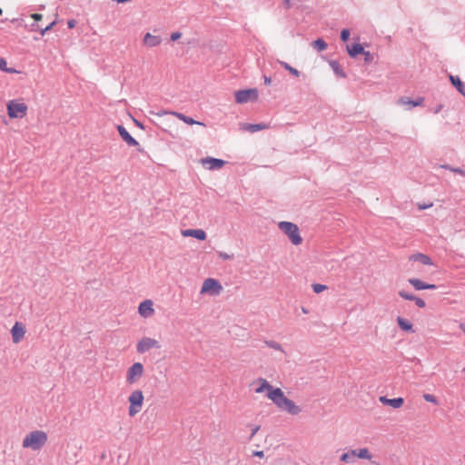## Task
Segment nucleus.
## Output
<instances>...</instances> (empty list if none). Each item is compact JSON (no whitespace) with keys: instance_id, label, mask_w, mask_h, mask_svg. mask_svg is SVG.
<instances>
[{"instance_id":"1","label":"nucleus","mask_w":465,"mask_h":465,"mask_svg":"<svg viewBox=\"0 0 465 465\" xmlns=\"http://www.w3.org/2000/svg\"><path fill=\"white\" fill-rule=\"evenodd\" d=\"M269 400L282 411H285L290 415L296 416L301 413L302 409L292 400L287 398L281 388H276L271 395Z\"/></svg>"},{"instance_id":"2","label":"nucleus","mask_w":465,"mask_h":465,"mask_svg":"<svg viewBox=\"0 0 465 465\" xmlns=\"http://www.w3.org/2000/svg\"><path fill=\"white\" fill-rule=\"evenodd\" d=\"M128 401V415L134 417L140 413L144 404V394L142 390H133L127 398Z\"/></svg>"},{"instance_id":"3","label":"nucleus","mask_w":465,"mask_h":465,"mask_svg":"<svg viewBox=\"0 0 465 465\" xmlns=\"http://www.w3.org/2000/svg\"><path fill=\"white\" fill-rule=\"evenodd\" d=\"M47 434L43 430H35L28 433L23 440V448H30L32 450L41 449L47 441Z\"/></svg>"},{"instance_id":"4","label":"nucleus","mask_w":465,"mask_h":465,"mask_svg":"<svg viewBox=\"0 0 465 465\" xmlns=\"http://www.w3.org/2000/svg\"><path fill=\"white\" fill-rule=\"evenodd\" d=\"M6 110L10 119H22L27 115L28 105L23 99H13L7 102Z\"/></svg>"},{"instance_id":"5","label":"nucleus","mask_w":465,"mask_h":465,"mask_svg":"<svg viewBox=\"0 0 465 465\" xmlns=\"http://www.w3.org/2000/svg\"><path fill=\"white\" fill-rule=\"evenodd\" d=\"M278 226L289 237L292 244L300 245L302 242V238L296 224L290 222H280Z\"/></svg>"},{"instance_id":"6","label":"nucleus","mask_w":465,"mask_h":465,"mask_svg":"<svg viewBox=\"0 0 465 465\" xmlns=\"http://www.w3.org/2000/svg\"><path fill=\"white\" fill-rule=\"evenodd\" d=\"M144 374V367L141 362H134L126 371L125 381L128 385H134Z\"/></svg>"},{"instance_id":"7","label":"nucleus","mask_w":465,"mask_h":465,"mask_svg":"<svg viewBox=\"0 0 465 465\" xmlns=\"http://www.w3.org/2000/svg\"><path fill=\"white\" fill-rule=\"evenodd\" d=\"M234 96L237 104L255 102L258 100L259 92L256 88L239 90L235 92Z\"/></svg>"},{"instance_id":"8","label":"nucleus","mask_w":465,"mask_h":465,"mask_svg":"<svg viewBox=\"0 0 465 465\" xmlns=\"http://www.w3.org/2000/svg\"><path fill=\"white\" fill-rule=\"evenodd\" d=\"M223 290L220 282L213 278L204 280L201 288V293H209L211 295H218Z\"/></svg>"},{"instance_id":"9","label":"nucleus","mask_w":465,"mask_h":465,"mask_svg":"<svg viewBox=\"0 0 465 465\" xmlns=\"http://www.w3.org/2000/svg\"><path fill=\"white\" fill-rule=\"evenodd\" d=\"M159 341L150 337H143L136 344V350L139 353H145L152 349H159Z\"/></svg>"},{"instance_id":"10","label":"nucleus","mask_w":465,"mask_h":465,"mask_svg":"<svg viewBox=\"0 0 465 465\" xmlns=\"http://www.w3.org/2000/svg\"><path fill=\"white\" fill-rule=\"evenodd\" d=\"M138 313L142 318L148 319L154 315V302L151 299H146L140 302L138 306Z\"/></svg>"},{"instance_id":"11","label":"nucleus","mask_w":465,"mask_h":465,"mask_svg":"<svg viewBox=\"0 0 465 465\" xmlns=\"http://www.w3.org/2000/svg\"><path fill=\"white\" fill-rule=\"evenodd\" d=\"M253 385L255 386L254 391L256 393H262L264 391L267 392L266 396L269 399V395L276 391V388L272 387L265 379L259 378L253 381Z\"/></svg>"},{"instance_id":"12","label":"nucleus","mask_w":465,"mask_h":465,"mask_svg":"<svg viewBox=\"0 0 465 465\" xmlns=\"http://www.w3.org/2000/svg\"><path fill=\"white\" fill-rule=\"evenodd\" d=\"M12 339L15 343L20 342L25 334V328L20 322H15L11 329Z\"/></svg>"},{"instance_id":"13","label":"nucleus","mask_w":465,"mask_h":465,"mask_svg":"<svg viewBox=\"0 0 465 465\" xmlns=\"http://www.w3.org/2000/svg\"><path fill=\"white\" fill-rule=\"evenodd\" d=\"M183 237H193L200 241L206 239V232L202 229H186L181 232Z\"/></svg>"},{"instance_id":"14","label":"nucleus","mask_w":465,"mask_h":465,"mask_svg":"<svg viewBox=\"0 0 465 465\" xmlns=\"http://www.w3.org/2000/svg\"><path fill=\"white\" fill-rule=\"evenodd\" d=\"M408 282L417 291L427 290V289H430V290L436 289L435 284L425 283L417 278H411V279H409Z\"/></svg>"},{"instance_id":"15","label":"nucleus","mask_w":465,"mask_h":465,"mask_svg":"<svg viewBox=\"0 0 465 465\" xmlns=\"http://www.w3.org/2000/svg\"><path fill=\"white\" fill-rule=\"evenodd\" d=\"M162 42V39L158 35H153L150 33H146L143 39V44L147 47H155L159 45Z\"/></svg>"},{"instance_id":"16","label":"nucleus","mask_w":465,"mask_h":465,"mask_svg":"<svg viewBox=\"0 0 465 465\" xmlns=\"http://www.w3.org/2000/svg\"><path fill=\"white\" fill-rule=\"evenodd\" d=\"M117 130L119 132L122 139L129 145L134 146L138 144L137 141L128 133V131L122 125L117 126Z\"/></svg>"},{"instance_id":"17","label":"nucleus","mask_w":465,"mask_h":465,"mask_svg":"<svg viewBox=\"0 0 465 465\" xmlns=\"http://www.w3.org/2000/svg\"><path fill=\"white\" fill-rule=\"evenodd\" d=\"M410 262H419L424 265H433L431 259L424 253L416 252L409 257Z\"/></svg>"},{"instance_id":"18","label":"nucleus","mask_w":465,"mask_h":465,"mask_svg":"<svg viewBox=\"0 0 465 465\" xmlns=\"http://www.w3.org/2000/svg\"><path fill=\"white\" fill-rule=\"evenodd\" d=\"M203 163L208 164V168L210 170H214L222 168L224 165L225 162L220 159L208 157L203 160Z\"/></svg>"},{"instance_id":"19","label":"nucleus","mask_w":465,"mask_h":465,"mask_svg":"<svg viewBox=\"0 0 465 465\" xmlns=\"http://www.w3.org/2000/svg\"><path fill=\"white\" fill-rule=\"evenodd\" d=\"M173 115H174L175 117H177L179 120L184 122L185 124H190V125H193V124H198V125H203L204 126V124L203 123H201V122H198V121H195L193 120V118L189 117V116H186L181 113H177V112H172L171 113Z\"/></svg>"},{"instance_id":"20","label":"nucleus","mask_w":465,"mask_h":465,"mask_svg":"<svg viewBox=\"0 0 465 465\" xmlns=\"http://www.w3.org/2000/svg\"><path fill=\"white\" fill-rule=\"evenodd\" d=\"M422 102H423V98H419L416 101H412L408 97H401L399 99L398 104H401V105H406L409 107H415V106L421 105Z\"/></svg>"},{"instance_id":"21","label":"nucleus","mask_w":465,"mask_h":465,"mask_svg":"<svg viewBox=\"0 0 465 465\" xmlns=\"http://www.w3.org/2000/svg\"><path fill=\"white\" fill-rule=\"evenodd\" d=\"M348 53L351 57H356L360 54H364L365 50L361 44H354L351 46H347Z\"/></svg>"},{"instance_id":"22","label":"nucleus","mask_w":465,"mask_h":465,"mask_svg":"<svg viewBox=\"0 0 465 465\" xmlns=\"http://www.w3.org/2000/svg\"><path fill=\"white\" fill-rule=\"evenodd\" d=\"M397 323L399 325V327L402 330V331H412V328H413V325L412 323L402 318V317H398L397 318Z\"/></svg>"},{"instance_id":"23","label":"nucleus","mask_w":465,"mask_h":465,"mask_svg":"<svg viewBox=\"0 0 465 465\" xmlns=\"http://www.w3.org/2000/svg\"><path fill=\"white\" fill-rule=\"evenodd\" d=\"M450 80L451 84L458 89V91L464 95L465 94L464 85H463L462 82L460 81V79L457 76H453L450 74Z\"/></svg>"},{"instance_id":"24","label":"nucleus","mask_w":465,"mask_h":465,"mask_svg":"<svg viewBox=\"0 0 465 465\" xmlns=\"http://www.w3.org/2000/svg\"><path fill=\"white\" fill-rule=\"evenodd\" d=\"M279 64L284 68L286 69L287 71H289L293 76H296L298 77L300 75V72L293 68L292 66H291L289 64H287L286 62H283V61H279Z\"/></svg>"},{"instance_id":"25","label":"nucleus","mask_w":465,"mask_h":465,"mask_svg":"<svg viewBox=\"0 0 465 465\" xmlns=\"http://www.w3.org/2000/svg\"><path fill=\"white\" fill-rule=\"evenodd\" d=\"M360 459H366L371 460V455L367 448L360 449L358 451H356V455Z\"/></svg>"},{"instance_id":"26","label":"nucleus","mask_w":465,"mask_h":465,"mask_svg":"<svg viewBox=\"0 0 465 465\" xmlns=\"http://www.w3.org/2000/svg\"><path fill=\"white\" fill-rule=\"evenodd\" d=\"M404 400L401 397L391 399L389 402V406L399 409L403 405Z\"/></svg>"},{"instance_id":"27","label":"nucleus","mask_w":465,"mask_h":465,"mask_svg":"<svg viewBox=\"0 0 465 465\" xmlns=\"http://www.w3.org/2000/svg\"><path fill=\"white\" fill-rule=\"evenodd\" d=\"M312 46L318 51H323L327 48V44L322 39L319 38L312 42Z\"/></svg>"},{"instance_id":"28","label":"nucleus","mask_w":465,"mask_h":465,"mask_svg":"<svg viewBox=\"0 0 465 465\" xmlns=\"http://www.w3.org/2000/svg\"><path fill=\"white\" fill-rule=\"evenodd\" d=\"M265 128H267V126L265 124H246L244 126L245 130L252 132V133H254V132H257V131H260V130H262Z\"/></svg>"},{"instance_id":"29","label":"nucleus","mask_w":465,"mask_h":465,"mask_svg":"<svg viewBox=\"0 0 465 465\" xmlns=\"http://www.w3.org/2000/svg\"><path fill=\"white\" fill-rule=\"evenodd\" d=\"M0 70L9 74L16 73V70H15L14 68H9L7 66V62L4 58H0Z\"/></svg>"},{"instance_id":"30","label":"nucleus","mask_w":465,"mask_h":465,"mask_svg":"<svg viewBox=\"0 0 465 465\" xmlns=\"http://www.w3.org/2000/svg\"><path fill=\"white\" fill-rule=\"evenodd\" d=\"M423 399H424L425 401L430 402V403H432L434 405H438L439 404V401H438L437 398L433 394L425 393V394H423Z\"/></svg>"},{"instance_id":"31","label":"nucleus","mask_w":465,"mask_h":465,"mask_svg":"<svg viewBox=\"0 0 465 465\" xmlns=\"http://www.w3.org/2000/svg\"><path fill=\"white\" fill-rule=\"evenodd\" d=\"M356 455V450H351L350 452L343 453L341 456V460L343 462H350L351 458Z\"/></svg>"},{"instance_id":"32","label":"nucleus","mask_w":465,"mask_h":465,"mask_svg":"<svg viewBox=\"0 0 465 465\" xmlns=\"http://www.w3.org/2000/svg\"><path fill=\"white\" fill-rule=\"evenodd\" d=\"M312 288L315 293H321L327 290V286L321 283H314L312 285Z\"/></svg>"},{"instance_id":"33","label":"nucleus","mask_w":465,"mask_h":465,"mask_svg":"<svg viewBox=\"0 0 465 465\" xmlns=\"http://www.w3.org/2000/svg\"><path fill=\"white\" fill-rule=\"evenodd\" d=\"M331 67L333 68L334 72L337 75L341 77H345V74L343 71L340 68L339 64L336 62L331 63Z\"/></svg>"},{"instance_id":"34","label":"nucleus","mask_w":465,"mask_h":465,"mask_svg":"<svg viewBox=\"0 0 465 465\" xmlns=\"http://www.w3.org/2000/svg\"><path fill=\"white\" fill-rule=\"evenodd\" d=\"M411 301H413L419 308H424L426 306L424 300L420 297L413 296Z\"/></svg>"},{"instance_id":"35","label":"nucleus","mask_w":465,"mask_h":465,"mask_svg":"<svg viewBox=\"0 0 465 465\" xmlns=\"http://www.w3.org/2000/svg\"><path fill=\"white\" fill-rule=\"evenodd\" d=\"M399 295L404 299V300H407V301H411L413 299V296L412 294L405 292V291H400L399 292Z\"/></svg>"},{"instance_id":"36","label":"nucleus","mask_w":465,"mask_h":465,"mask_svg":"<svg viewBox=\"0 0 465 465\" xmlns=\"http://www.w3.org/2000/svg\"><path fill=\"white\" fill-rule=\"evenodd\" d=\"M350 36V31L348 29H343L341 33V38L342 41H347Z\"/></svg>"},{"instance_id":"37","label":"nucleus","mask_w":465,"mask_h":465,"mask_svg":"<svg viewBox=\"0 0 465 465\" xmlns=\"http://www.w3.org/2000/svg\"><path fill=\"white\" fill-rule=\"evenodd\" d=\"M267 344L274 349V350H277V351H281L282 350V346L280 343L276 342V341H271V342H267Z\"/></svg>"},{"instance_id":"38","label":"nucleus","mask_w":465,"mask_h":465,"mask_svg":"<svg viewBox=\"0 0 465 465\" xmlns=\"http://www.w3.org/2000/svg\"><path fill=\"white\" fill-rule=\"evenodd\" d=\"M363 55H364V61L366 63L372 62L373 57H372V55L371 54V53L369 51H365Z\"/></svg>"},{"instance_id":"39","label":"nucleus","mask_w":465,"mask_h":465,"mask_svg":"<svg viewBox=\"0 0 465 465\" xmlns=\"http://www.w3.org/2000/svg\"><path fill=\"white\" fill-rule=\"evenodd\" d=\"M181 36H182V34H181L180 32H173V33H172V35H171V40H172V41H176V40H178Z\"/></svg>"},{"instance_id":"40","label":"nucleus","mask_w":465,"mask_h":465,"mask_svg":"<svg viewBox=\"0 0 465 465\" xmlns=\"http://www.w3.org/2000/svg\"><path fill=\"white\" fill-rule=\"evenodd\" d=\"M260 430V426H254L252 429V433L250 435V440H252L253 438V436L257 433V431Z\"/></svg>"},{"instance_id":"41","label":"nucleus","mask_w":465,"mask_h":465,"mask_svg":"<svg viewBox=\"0 0 465 465\" xmlns=\"http://www.w3.org/2000/svg\"><path fill=\"white\" fill-rule=\"evenodd\" d=\"M31 17L35 21H39L42 19L43 15L41 14H33Z\"/></svg>"},{"instance_id":"42","label":"nucleus","mask_w":465,"mask_h":465,"mask_svg":"<svg viewBox=\"0 0 465 465\" xmlns=\"http://www.w3.org/2000/svg\"><path fill=\"white\" fill-rule=\"evenodd\" d=\"M390 400L391 399H388V398H386L384 396L380 397V401L381 403H383V404H386V405H389Z\"/></svg>"},{"instance_id":"43","label":"nucleus","mask_w":465,"mask_h":465,"mask_svg":"<svg viewBox=\"0 0 465 465\" xmlns=\"http://www.w3.org/2000/svg\"><path fill=\"white\" fill-rule=\"evenodd\" d=\"M253 456H256V457H259V458H263L264 457V453L262 450H256L253 452Z\"/></svg>"},{"instance_id":"44","label":"nucleus","mask_w":465,"mask_h":465,"mask_svg":"<svg viewBox=\"0 0 465 465\" xmlns=\"http://www.w3.org/2000/svg\"><path fill=\"white\" fill-rule=\"evenodd\" d=\"M219 256H220L222 259H223V260H227V259L232 258V256H231V255H229L228 253H224V252H220V253H219Z\"/></svg>"},{"instance_id":"45","label":"nucleus","mask_w":465,"mask_h":465,"mask_svg":"<svg viewBox=\"0 0 465 465\" xmlns=\"http://www.w3.org/2000/svg\"><path fill=\"white\" fill-rule=\"evenodd\" d=\"M264 84L266 85H270L272 84V78L269 76L264 75L263 76Z\"/></svg>"},{"instance_id":"46","label":"nucleus","mask_w":465,"mask_h":465,"mask_svg":"<svg viewBox=\"0 0 465 465\" xmlns=\"http://www.w3.org/2000/svg\"><path fill=\"white\" fill-rule=\"evenodd\" d=\"M67 25H68V27H69V28H74V27L75 26V25H76V21H75V20H74V19L69 20V21H68V23H67Z\"/></svg>"},{"instance_id":"47","label":"nucleus","mask_w":465,"mask_h":465,"mask_svg":"<svg viewBox=\"0 0 465 465\" xmlns=\"http://www.w3.org/2000/svg\"><path fill=\"white\" fill-rule=\"evenodd\" d=\"M283 5L286 8H290L291 7V2L290 0H283Z\"/></svg>"},{"instance_id":"48","label":"nucleus","mask_w":465,"mask_h":465,"mask_svg":"<svg viewBox=\"0 0 465 465\" xmlns=\"http://www.w3.org/2000/svg\"><path fill=\"white\" fill-rule=\"evenodd\" d=\"M55 25V21H53L50 23L45 28L49 31L53 28V26Z\"/></svg>"},{"instance_id":"49","label":"nucleus","mask_w":465,"mask_h":465,"mask_svg":"<svg viewBox=\"0 0 465 465\" xmlns=\"http://www.w3.org/2000/svg\"><path fill=\"white\" fill-rule=\"evenodd\" d=\"M453 172L458 173L462 175H465V172L460 169H453Z\"/></svg>"},{"instance_id":"50","label":"nucleus","mask_w":465,"mask_h":465,"mask_svg":"<svg viewBox=\"0 0 465 465\" xmlns=\"http://www.w3.org/2000/svg\"><path fill=\"white\" fill-rule=\"evenodd\" d=\"M430 206H432V203H430V204H428V205L422 204V206H421V205H420V206H419V208H420V210H423V209L429 208V207H430Z\"/></svg>"},{"instance_id":"51","label":"nucleus","mask_w":465,"mask_h":465,"mask_svg":"<svg viewBox=\"0 0 465 465\" xmlns=\"http://www.w3.org/2000/svg\"><path fill=\"white\" fill-rule=\"evenodd\" d=\"M430 206H432V203H430V204H428V205L422 204V206H421V205H420V206H419V208H420V210H423V209L429 208V207H430Z\"/></svg>"},{"instance_id":"52","label":"nucleus","mask_w":465,"mask_h":465,"mask_svg":"<svg viewBox=\"0 0 465 465\" xmlns=\"http://www.w3.org/2000/svg\"><path fill=\"white\" fill-rule=\"evenodd\" d=\"M459 328L465 334V323H460Z\"/></svg>"},{"instance_id":"53","label":"nucleus","mask_w":465,"mask_h":465,"mask_svg":"<svg viewBox=\"0 0 465 465\" xmlns=\"http://www.w3.org/2000/svg\"><path fill=\"white\" fill-rule=\"evenodd\" d=\"M48 32V30L46 28H44L42 31H41V35H45V34Z\"/></svg>"},{"instance_id":"54","label":"nucleus","mask_w":465,"mask_h":465,"mask_svg":"<svg viewBox=\"0 0 465 465\" xmlns=\"http://www.w3.org/2000/svg\"><path fill=\"white\" fill-rule=\"evenodd\" d=\"M166 114V112H163L161 114H158V115H162V114Z\"/></svg>"},{"instance_id":"55","label":"nucleus","mask_w":465,"mask_h":465,"mask_svg":"<svg viewBox=\"0 0 465 465\" xmlns=\"http://www.w3.org/2000/svg\"><path fill=\"white\" fill-rule=\"evenodd\" d=\"M2 14H3V10L0 8V15H2Z\"/></svg>"},{"instance_id":"56","label":"nucleus","mask_w":465,"mask_h":465,"mask_svg":"<svg viewBox=\"0 0 465 465\" xmlns=\"http://www.w3.org/2000/svg\"><path fill=\"white\" fill-rule=\"evenodd\" d=\"M462 371L465 373V368L462 369Z\"/></svg>"}]
</instances>
